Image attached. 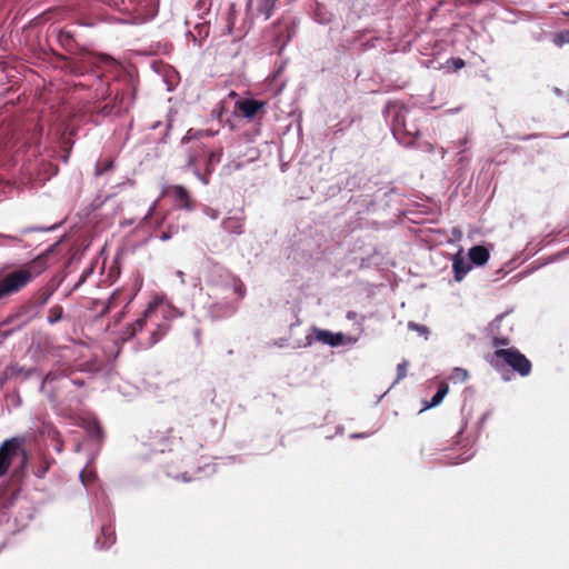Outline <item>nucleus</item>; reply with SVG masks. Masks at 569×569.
Segmentation results:
<instances>
[{"label": "nucleus", "mask_w": 569, "mask_h": 569, "mask_svg": "<svg viewBox=\"0 0 569 569\" xmlns=\"http://www.w3.org/2000/svg\"><path fill=\"white\" fill-rule=\"evenodd\" d=\"M180 230V227L179 226H172V224H168V228H167V231H162L161 236H160V239L161 240H168L170 239L173 234H177Z\"/></svg>", "instance_id": "26"}, {"label": "nucleus", "mask_w": 569, "mask_h": 569, "mask_svg": "<svg viewBox=\"0 0 569 569\" xmlns=\"http://www.w3.org/2000/svg\"><path fill=\"white\" fill-rule=\"evenodd\" d=\"M114 161L111 158L101 159L97 162L94 173L96 176H101L106 172H109L113 169Z\"/></svg>", "instance_id": "19"}, {"label": "nucleus", "mask_w": 569, "mask_h": 569, "mask_svg": "<svg viewBox=\"0 0 569 569\" xmlns=\"http://www.w3.org/2000/svg\"><path fill=\"white\" fill-rule=\"evenodd\" d=\"M236 18H237V10L234 4H230L228 12H227V23L226 28L228 33H232L236 27Z\"/></svg>", "instance_id": "22"}, {"label": "nucleus", "mask_w": 569, "mask_h": 569, "mask_svg": "<svg viewBox=\"0 0 569 569\" xmlns=\"http://www.w3.org/2000/svg\"><path fill=\"white\" fill-rule=\"evenodd\" d=\"M284 29H286V31L288 32V36H287V38H286L284 40H282V39L280 38V36H279V34H277V41H278V42H282V44H284L287 41H289V40H290V38H291L290 27L287 24V26L284 27Z\"/></svg>", "instance_id": "33"}, {"label": "nucleus", "mask_w": 569, "mask_h": 569, "mask_svg": "<svg viewBox=\"0 0 569 569\" xmlns=\"http://www.w3.org/2000/svg\"><path fill=\"white\" fill-rule=\"evenodd\" d=\"M109 108L112 110L113 116L120 114L119 108H117V106L113 104V101L111 103H109Z\"/></svg>", "instance_id": "35"}, {"label": "nucleus", "mask_w": 569, "mask_h": 569, "mask_svg": "<svg viewBox=\"0 0 569 569\" xmlns=\"http://www.w3.org/2000/svg\"><path fill=\"white\" fill-rule=\"evenodd\" d=\"M468 371L466 369H462V368H456L453 371H452V375H451V379L455 380V381H460V382H463L468 379Z\"/></svg>", "instance_id": "24"}, {"label": "nucleus", "mask_w": 569, "mask_h": 569, "mask_svg": "<svg viewBox=\"0 0 569 569\" xmlns=\"http://www.w3.org/2000/svg\"><path fill=\"white\" fill-rule=\"evenodd\" d=\"M18 460L11 478L21 481L29 465V455L24 448L23 437H12L0 445V478L7 475L13 461Z\"/></svg>", "instance_id": "2"}, {"label": "nucleus", "mask_w": 569, "mask_h": 569, "mask_svg": "<svg viewBox=\"0 0 569 569\" xmlns=\"http://www.w3.org/2000/svg\"><path fill=\"white\" fill-rule=\"evenodd\" d=\"M408 328L411 329V330H415L417 331L418 333L422 335V336H427L429 330L426 326H422V325H419V323H416V322H412L410 321L408 323Z\"/></svg>", "instance_id": "29"}, {"label": "nucleus", "mask_w": 569, "mask_h": 569, "mask_svg": "<svg viewBox=\"0 0 569 569\" xmlns=\"http://www.w3.org/2000/svg\"><path fill=\"white\" fill-rule=\"evenodd\" d=\"M90 273L89 270H86L81 277L79 278V280L76 282V284L66 293V298H69L73 291L78 290L86 281L87 279V276Z\"/></svg>", "instance_id": "27"}, {"label": "nucleus", "mask_w": 569, "mask_h": 569, "mask_svg": "<svg viewBox=\"0 0 569 569\" xmlns=\"http://www.w3.org/2000/svg\"><path fill=\"white\" fill-rule=\"evenodd\" d=\"M53 462V459H50L48 457H42L38 463V466L34 469V476L37 478H44L47 472L49 471L51 465Z\"/></svg>", "instance_id": "18"}, {"label": "nucleus", "mask_w": 569, "mask_h": 569, "mask_svg": "<svg viewBox=\"0 0 569 569\" xmlns=\"http://www.w3.org/2000/svg\"><path fill=\"white\" fill-rule=\"evenodd\" d=\"M555 43L557 46L569 43V31L559 32L555 38Z\"/></svg>", "instance_id": "30"}, {"label": "nucleus", "mask_w": 569, "mask_h": 569, "mask_svg": "<svg viewBox=\"0 0 569 569\" xmlns=\"http://www.w3.org/2000/svg\"><path fill=\"white\" fill-rule=\"evenodd\" d=\"M452 269L455 273V280L461 281L466 277V274L471 270V266L469 262L465 260V258L457 254L453 258Z\"/></svg>", "instance_id": "14"}, {"label": "nucleus", "mask_w": 569, "mask_h": 569, "mask_svg": "<svg viewBox=\"0 0 569 569\" xmlns=\"http://www.w3.org/2000/svg\"><path fill=\"white\" fill-rule=\"evenodd\" d=\"M267 102L256 99H241L236 102V109L247 120L261 118L266 112Z\"/></svg>", "instance_id": "7"}, {"label": "nucleus", "mask_w": 569, "mask_h": 569, "mask_svg": "<svg viewBox=\"0 0 569 569\" xmlns=\"http://www.w3.org/2000/svg\"><path fill=\"white\" fill-rule=\"evenodd\" d=\"M53 54L59 61L63 62L62 70L76 77L96 73L100 67L111 64L112 62V58L107 54H94L91 52H82L74 59L58 52H53Z\"/></svg>", "instance_id": "3"}, {"label": "nucleus", "mask_w": 569, "mask_h": 569, "mask_svg": "<svg viewBox=\"0 0 569 569\" xmlns=\"http://www.w3.org/2000/svg\"><path fill=\"white\" fill-rule=\"evenodd\" d=\"M3 298H4L3 295H0V300L3 299Z\"/></svg>", "instance_id": "41"}, {"label": "nucleus", "mask_w": 569, "mask_h": 569, "mask_svg": "<svg viewBox=\"0 0 569 569\" xmlns=\"http://www.w3.org/2000/svg\"><path fill=\"white\" fill-rule=\"evenodd\" d=\"M51 379V373H48L44 378L46 381L50 380Z\"/></svg>", "instance_id": "38"}, {"label": "nucleus", "mask_w": 569, "mask_h": 569, "mask_svg": "<svg viewBox=\"0 0 569 569\" xmlns=\"http://www.w3.org/2000/svg\"><path fill=\"white\" fill-rule=\"evenodd\" d=\"M136 98V89L134 88H127L126 90H122L120 92H117L113 98V104L119 108L120 114L122 112H128L129 109L132 107Z\"/></svg>", "instance_id": "11"}, {"label": "nucleus", "mask_w": 569, "mask_h": 569, "mask_svg": "<svg viewBox=\"0 0 569 569\" xmlns=\"http://www.w3.org/2000/svg\"><path fill=\"white\" fill-rule=\"evenodd\" d=\"M66 278L64 273H57L34 293V303L39 307L47 305L51 296L58 290Z\"/></svg>", "instance_id": "8"}, {"label": "nucleus", "mask_w": 569, "mask_h": 569, "mask_svg": "<svg viewBox=\"0 0 569 569\" xmlns=\"http://www.w3.org/2000/svg\"><path fill=\"white\" fill-rule=\"evenodd\" d=\"M207 154V162H206V174H210L217 163L221 161L222 157V150H216L210 151L207 153V151L203 148L196 149L194 151L190 152L187 156L184 169L186 170H192V172L200 178L204 183H207V180L202 177L200 173V170L198 168V161L200 158L204 157Z\"/></svg>", "instance_id": "5"}, {"label": "nucleus", "mask_w": 569, "mask_h": 569, "mask_svg": "<svg viewBox=\"0 0 569 569\" xmlns=\"http://www.w3.org/2000/svg\"><path fill=\"white\" fill-rule=\"evenodd\" d=\"M317 339L326 345L336 347L342 343V333H332L328 330H317Z\"/></svg>", "instance_id": "16"}, {"label": "nucleus", "mask_w": 569, "mask_h": 569, "mask_svg": "<svg viewBox=\"0 0 569 569\" xmlns=\"http://www.w3.org/2000/svg\"><path fill=\"white\" fill-rule=\"evenodd\" d=\"M452 62L456 69H460L465 66V61L461 58H456Z\"/></svg>", "instance_id": "34"}, {"label": "nucleus", "mask_w": 569, "mask_h": 569, "mask_svg": "<svg viewBox=\"0 0 569 569\" xmlns=\"http://www.w3.org/2000/svg\"><path fill=\"white\" fill-rule=\"evenodd\" d=\"M62 317H63V308L59 305H54L49 309L47 320L50 325H54V323L59 322L60 320H62Z\"/></svg>", "instance_id": "20"}, {"label": "nucleus", "mask_w": 569, "mask_h": 569, "mask_svg": "<svg viewBox=\"0 0 569 569\" xmlns=\"http://www.w3.org/2000/svg\"><path fill=\"white\" fill-rule=\"evenodd\" d=\"M94 110L103 117L113 116L112 110L109 108V103H106L102 107H97Z\"/></svg>", "instance_id": "31"}, {"label": "nucleus", "mask_w": 569, "mask_h": 569, "mask_svg": "<svg viewBox=\"0 0 569 569\" xmlns=\"http://www.w3.org/2000/svg\"><path fill=\"white\" fill-rule=\"evenodd\" d=\"M161 196L169 198L174 207L191 211L194 209V200L190 192L180 184H167L163 186Z\"/></svg>", "instance_id": "6"}, {"label": "nucleus", "mask_w": 569, "mask_h": 569, "mask_svg": "<svg viewBox=\"0 0 569 569\" xmlns=\"http://www.w3.org/2000/svg\"><path fill=\"white\" fill-rule=\"evenodd\" d=\"M8 507L7 500L3 497V492H0V509Z\"/></svg>", "instance_id": "36"}, {"label": "nucleus", "mask_w": 569, "mask_h": 569, "mask_svg": "<svg viewBox=\"0 0 569 569\" xmlns=\"http://www.w3.org/2000/svg\"><path fill=\"white\" fill-rule=\"evenodd\" d=\"M224 286L231 288L238 300L246 296V286L238 277L227 274L224 278Z\"/></svg>", "instance_id": "15"}, {"label": "nucleus", "mask_w": 569, "mask_h": 569, "mask_svg": "<svg viewBox=\"0 0 569 569\" xmlns=\"http://www.w3.org/2000/svg\"><path fill=\"white\" fill-rule=\"evenodd\" d=\"M492 358L502 360L521 377L529 376L532 369L530 360L516 348L496 349Z\"/></svg>", "instance_id": "4"}, {"label": "nucleus", "mask_w": 569, "mask_h": 569, "mask_svg": "<svg viewBox=\"0 0 569 569\" xmlns=\"http://www.w3.org/2000/svg\"><path fill=\"white\" fill-rule=\"evenodd\" d=\"M243 219L239 217H229L223 220V229L233 234H241L243 232Z\"/></svg>", "instance_id": "17"}, {"label": "nucleus", "mask_w": 569, "mask_h": 569, "mask_svg": "<svg viewBox=\"0 0 569 569\" xmlns=\"http://www.w3.org/2000/svg\"><path fill=\"white\" fill-rule=\"evenodd\" d=\"M48 256L49 252L39 254L33 260L7 273L0 279V295L6 298L17 293L41 276L48 268Z\"/></svg>", "instance_id": "1"}, {"label": "nucleus", "mask_w": 569, "mask_h": 569, "mask_svg": "<svg viewBox=\"0 0 569 569\" xmlns=\"http://www.w3.org/2000/svg\"><path fill=\"white\" fill-rule=\"evenodd\" d=\"M407 368H408V361L407 360H402V362H400L397 366V379H396V382L402 380L407 376Z\"/></svg>", "instance_id": "28"}, {"label": "nucleus", "mask_w": 569, "mask_h": 569, "mask_svg": "<svg viewBox=\"0 0 569 569\" xmlns=\"http://www.w3.org/2000/svg\"><path fill=\"white\" fill-rule=\"evenodd\" d=\"M448 390H449V387L446 382H441L438 387V390L437 392L433 395V397L431 398V401L429 403V407H435V406H438L442 399L445 398V396L448 393Z\"/></svg>", "instance_id": "21"}, {"label": "nucleus", "mask_w": 569, "mask_h": 569, "mask_svg": "<svg viewBox=\"0 0 569 569\" xmlns=\"http://www.w3.org/2000/svg\"><path fill=\"white\" fill-rule=\"evenodd\" d=\"M274 3L273 0H267L261 7L258 8V12L263 16L264 20H268L274 10Z\"/></svg>", "instance_id": "23"}, {"label": "nucleus", "mask_w": 569, "mask_h": 569, "mask_svg": "<svg viewBox=\"0 0 569 569\" xmlns=\"http://www.w3.org/2000/svg\"><path fill=\"white\" fill-rule=\"evenodd\" d=\"M492 345L495 347H499V346H508L509 345V339L506 338V337H495L492 339Z\"/></svg>", "instance_id": "32"}, {"label": "nucleus", "mask_w": 569, "mask_h": 569, "mask_svg": "<svg viewBox=\"0 0 569 569\" xmlns=\"http://www.w3.org/2000/svg\"><path fill=\"white\" fill-rule=\"evenodd\" d=\"M391 127L396 137L405 134L410 138H416L419 133L418 128L415 124H411L410 127L407 124V111L402 109L395 111Z\"/></svg>", "instance_id": "9"}, {"label": "nucleus", "mask_w": 569, "mask_h": 569, "mask_svg": "<svg viewBox=\"0 0 569 569\" xmlns=\"http://www.w3.org/2000/svg\"><path fill=\"white\" fill-rule=\"evenodd\" d=\"M56 449H57V451H59V452H60V451L62 450V445H61V443H59V445L57 446V448H56Z\"/></svg>", "instance_id": "37"}, {"label": "nucleus", "mask_w": 569, "mask_h": 569, "mask_svg": "<svg viewBox=\"0 0 569 569\" xmlns=\"http://www.w3.org/2000/svg\"><path fill=\"white\" fill-rule=\"evenodd\" d=\"M166 331H167V328L164 326L163 327L159 326L158 330H153L151 332L149 345L152 346V345L157 343L162 338V336L166 333Z\"/></svg>", "instance_id": "25"}, {"label": "nucleus", "mask_w": 569, "mask_h": 569, "mask_svg": "<svg viewBox=\"0 0 569 569\" xmlns=\"http://www.w3.org/2000/svg\"><path fill=\"white\" fill-rule=\"evenodd\" d=\"M154 316L156 309L152 307L147 308L140 318H138L133 323L127 327V329L123 331L122 339L129 340L133 338L139 331L144 329L147 322L151 320Z\"/></svg>", "instance_id": "10"}, {"label": "nucleus", "mask_w": 569, "mask_h": 569, "mask_svg": "<svg viewBox=\"0 0 569 569\" xmlns=\"http://www.w3.org/2000/svg\"><path fill=\"white\" fill-rule=\"evenodd\" d=\"M97 79L101 80V73H97Z\"/></svg>", "instance_id": "40"}, {"label": "nucleus", "mask_w": 569, "mask_h": 569, "mask_svg": "<svg viewBox=\"0 0 569 569\" xmlns=\"http://www.w3.org/2000/svg\"><path fill=\"white\" fill-rule=\"evenodd\" d=\"M57 40L60 47L67 52H74L79 46L71 30L59 29L57 31Z\"/></svg>", "instance_id": "12"}, {"label": "nucleus", "mask_w": 569, "mask_h": 569, "mask_svg": "<svg viewBox=\"0 0 569 569\" xmlns=\"http://www.w3.org/2000/svg\"><path fill=\"white\" fill-rule=\"evenodd\" d=\"M489 257L490 253L483 246H473L469 249V259L476 266H483Z\"/></svg>", "instance_id": "13"}, {"label": "nucleus", "mask_w": 569, "mask_h": 569, "mask_svg": "<svg viewBox=\"0 0 569 569\" xmlns=\"http://www.w3.org/2000/svg\"><path fill=\"white\" fill-rule=\"evenodd\" d=\"M169 216H170V214H167V216L164 217L162 224H164V222L168 220Z\"/></svg>", "instance_id": "39"}]
</instances>
